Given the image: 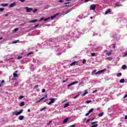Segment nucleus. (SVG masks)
I'll return each mask as SVG.
<instances>
[{
	"instance_id": "1",
	"label": "nucleus",
	"mask_w": 127,
	"mask_h": 127,
	"mask_svg": "<svg viewBox=\"0 0 127 127\" xmlns=\"http://www.w3.org/2000/svg\"><path fill=\"white\" fill-rule=\"evenodd\" d=\"M62 40H64L63 38L62 37L60 36L58 37L57 39L56 38H51L49 39L48 41L47 42V44H44L43 48H46L47 49V48H52V49H55V51L56 52H58V51H62V52H66V49H65L64 47H62L60 46H53L56 43L58 42H60V41H62Z\"/></svg>"
},
{
	"instance_id": "2",
	"label": "nucleus",
	"mask_w": 127,
	"mask_h": 127,
	"mask_svg": "<svg viewBox=\"0 0 127 127\" xmlns=\"http://www.w3.org/2000/svg\"><path fill=\"white\" fill-rule=\"evenodd\" d=\"M84 32H81L80 30H76L74 32H71L69 33L68 35H66L63 37L64 42H65V41H68V40H69V39H71L72 37L73 38H79L80 34H84Z\"/></svg>"
},
{
	"instance_id": "3",
	"label": "nucleus",
	"mask_w": 127,
	"mask_h": 127,
	"mask_svg": "<svg viewBox=\"0 0 127 127\" xmlns=\"http://www.w3.org/2000/svg\"><path fill=\"white\" fill-rule=\"evenodd\" d=\"M59 15V13H57L55 15H54L53 16H51V19H54V18H55V17H56V16L57 15ZM49 19H50V17H49L48 18H44V17H42L39 20V21L40 22V21H42V20H44V21H47V20H49Z\"/></svg>"
},
{
	"instance_id": "4",
	"label": "nucleus",
	"mask_w": 127,
	"mask_h": 127,
	"mask_svg": "<svg viewBox=\"0 0 127 127\" xmlns=\"http://www.w3.org/2000/svg\"><path fill=\"white\" fill-rule=\"evenodd\" d=\"M23 113V109L21 110L20 111H15L13 113V115H15V116H19L20 114H22Z\"/></svg>"
},
{
	"instance_id": "5",
	"label": "nucleus",
	"mask_w": 127,
	"mask_h": 127,
	"mask_svg": "<svg viewBox=\"0 0 127 127\" xmlns=\"http://www.w3.org/2000/svg\"><path fill=\"white\" fill-rule=\"evenodd\" d=\"M107 71L106 68H104L102 70H99L98 71L95 72V75H99L100 74H102V73H104V72H106Z\"/></svg>"
},
{
	"instance_id": "6",
	"label": "nucleus",
	"mask_w": 127,
	"mask_h": 127,
	"mask_svg": "<svg viewBox=\"0 0 127 127\" xmlns=\"http://www.w3.org/2000/svg\"><path fill=\"white\" fill-rule=\"evenodd\" d=\"M50 101H51L48 103V105H52V104L55 103V98H51L50 99Z\"/></svg>"
},
{
	"instance_id": "7",
	"label": "nucleus",
	"mask_w": 127,
	"mask_h": 127,
	"mask_svg": "<svg viewBox=\"0 0 127 127\" xmlns=\"http://www.w3.org/2000/svg\"><path fill=\"white\" fill-rule=\"evenodd\" d=\"M96 6H97V4H92L90 7V10H95L96 9Z\"/></svg>"
},
{
	"instance_id": "8",
	"label": "nucleus",
	"mask_w": 127,
	"mask_h": 127,
	"mask_svg": "<svg viewBox=\"0 0 127 127\" xmlns=\"http://www.w3.org/2000/svg\"><path fill=\"white\" fill-rule=\"evenodd\" d=\"M25 8L26 9V12H31V11H32V10H33V8H29L28 7H26Z\"/></svg>"
},
{
	"instance_id": "9",
	"label": "nucleus",
	"mask_w": 127,
	"mask_h": 127,
	"mask_svg": "<svg viewBox=\"0 0 127 127\" xmlns=\"http://www.w3.org/2000/svg\"><path fill=\"white\" fill-rule=\"evenodd\" d=\"M102 49H103V47H97L95 48V51H96V52H98L99 51H101Z\"/></svg>"
},
{
	"instance_id": "10",
	"label": "nucleus",
	"mask_w": 127,
	"mask_h": 127,
	"mask_svg": "<svg viewBox=\"0 0 127 127\" xmlns=\"http://www.w3.org/2000/svg\"><path fill=\"white\" fill-rule=\"evenodd\" d=\"M75 84H78V81H74L73 82L71 83L70 84L67 85L68 88L70 87V86H73V85H75Z\"/></svg>"
},
{
	"instance_id": "11",
	"label": "nucleus",
	"mask_w": 127,
	"mask_h": 127,
	"mask_svg": "<svg viewBox=\"0 0 127 127\" xmlns=\"http://www.w3.org/2000/svg\"><path fill=\"white\" fill-rule=\"evenodd\" d=\"M45 98H47V95H46L45 97H42V98H41L40 100H39V101H37L36 102V104H37L38 103H40V102H41V101H43V100H44V99H45Z\"/></svg>"
},
{
	"instance_id": "12",
	"label": "nucleus",
	"mask_w": 127,
	"mask_h": 127,
	"mask_svg": "<svg viewBox=\"0 0 127 127\" xmlns=\"http://www.w3.org/2000/svg\"><path fill=\"white\" fill-rule=\"evenodd\" d=\"M37 21H38V20L34 19V20H31L29 21V22L30 23H31L37 22Z\"/></svg>"
},
{
	"instance_id": "13",
	"label": "nucleus",
	"mask_w": 127,
	"mask_h": 127,
	"mask_svg": "<svg viewBox=\"0 0 127 127\" xmlns=\"http://www.w3.org/2000/svg\"><path fill=\"white\" fill-rule=\"evenodd\" d=\"M15 2H13V3H11L10 5H9V7H13V6H14V5H15Z\"/></svg>"
},
{
	"instance_id": "14",
	"label": "nucleus",
	"mask_w": 127,
	"mask_h": 127,
	"mask_svg": "<svg viewBox=\"0 0 127 127\" xmlns=\"http://www.w3.org/2000/svg\"><path fill=\"white\" fill-rule=\"evenodd\" d=\"M68 121H69V118H65L64 120V121H63V124H66V123H67V122H68Z\"/></svg>"
},
{
	"instance_id": "15",
	"label": "nucleus",
	"mask_w": 127,
	"mask_h": 127,
	"mask_svg": "<svg viewBox=\"0 0 127 127\" xmlns=\"http://www.w3.org/2000/svg\"><path fill=\"white\" fill-rule=\"evenodd\" d=\"M76 64H77V62L76 61H74L73 62H72L71 64H70V66H74V65H76Z\"/></svg>"
},
{
	"instance_id": "16",
	"label": "nucleus",
	"mask_w": 127,
	"mask_h": 127,
	"mask_svg": "<svg viewBox=\"0 0 127 127\" xmlns=\"http://www.w3.org/2000/svg\"><path fill=\"white\" fill-rule=\"evenodd\" d=\"M18 119L20 121H22L24 119V117L23 116H20L18 117Z\"/></svg>"
},
{
	"instance_id": "17",
	"label": "nucleus",
	"mask_w": 127,
	"mask_h": 127,
	"mask_svg": "<svg viewBox=\"0 0 127 127\" xmlns=\"http://www.w3.org/2000/svg\"><path fill=\"white\" fill-rule=\"evenodd\" d=\"M111 13V9H107L106 12H105V14H108V13Z\"/></svg>"
},
{
	"instance_id": "18",
	"label": "nucleus",
	"mask_w": 127,
	"mask_h": 127,
	"mask_svg": "<svg viewBox=\"0 0 127 127\" xmlns=\"http://www.w3.org/2000/svg\"><path fill=\"white\" fill-rule=\"evenodd\" d=\"M87 94H88V91L87 90H85L84 91V93L83 94H82V97L86 96V95H87Z\"/></svg>"
},
{
	"instance_id": "19",
	"label": "nucleus",
	"mask_w": 127,
	"mask_h": 127,
	"mask_svg": "<svg viewBox=\"0 0 127 127\" xmlns=\"http://www.w3.org/2000/svg\"><path fill=\"white\" fill-rule=\"evenodd\" d=\"M95 73H97V70L96 69L93 70V71L91 73V75H95Z\"/></svg>"
},
{
	"instance_id": "20",
	"label": "nucleus",
	"mask_w": 127,
	"mask_h": 127,
	"mask_svg": "<svg viewBox=\"0 0 127 127\" xmlns=\"http://www.w3.org/2000/svg\"><path fill=\"white\" fill-rule=\"evenodd\" d=\"M104 116V112H102L101 113L98 114V117L101 118V117H103Z\"/></svg>"
},
{
	"instance_id": "21",
	"label": "nucleus",
	"mask_w": 127,
	"mask_h": 127,
	"mask_svg": "<svg viewBox=\"0 0 127 127\" xmlns=\"http://www.w3.org/2000/svg\"><path fill=\"white\" fill-rule=\"evenodd\" d=\"M25 105V104L24 103V102H22L20 104V107H23V106H24Z\"/></svg>"
},
{
	"instance_id": "22",
	"label": "nucleus",
	"mask_w": 127,
	"mask_h": 127,
	"mask_svg": "<svg viewBox=\"0 0 127 127\" xmlns=\"http://www.w3.org/2000/svg\"><path fill=\"white\" fill-rule=\"evenodd\" d=\"M120 83H125V79L122 78L120 80Z\"/></svg>"
},
{
	"instance_id": "23",
	"label": "nucleus",
	"mask_w": 127,
	"mask_h": 127,
	"mask_svg": "<svg viewBox=\"0 0 127 127\" xmlns=\"http://www.w3.org/2000/svg\"><path fill=\"white\" fill-rule=\"evenodd\" d=\"M8 59H7V61H9V60H11V59H13V58H11L10 56H8Z\"/></svg>"
},
{
	"instance_id": "24",
	"label": "nucleus",
	"mask_w": 127,
	"mask_h": 127,
	"mask_svg": "<svg viewBox=\"0 0 127 127\" xmlns=\"http://www.w3.org/2000/svg\"><path fill=\"white\" fill-rule=\"evenodd\" d=\"M8 5V3H2L1 6H7Z\"/></svg>"
},
{
	"instance_id": "25",
	"label": "nucleus",
	"mask_w": 127,
	"mask_h": 127,
	"mask_svg": "<svg viewBox=\"0 0 127 127\" xmlns=\"http://www.w3.org/2000/svg\"><path fill=\"white\" fill-rule=\"evenodd\" d=\"M122 69H123L124 70L127 69V65L124 64L122 66Z\"/></svg>"
},
{
	"instance_id": "26",
	"label": "nucleus",
	"mask_w": 127,
	"mask_h": 127,
	"mask_svg": "<svg viewBox=\"0 0 127 127\" xmlns=\"http://www.w3.org/2000/svg\"><path fill=\"white\" fill-rule=\"evenodd\" d=\"M112 52H113V51H110V52H108L107 53V56H110L111 54H112Z\"/></svg>"
},
{
	"instance_id": "27",
	"label": "nucleus",
	"mask_w": 127,
	"mask_h": 127,
	"mask_svg": "<svg viewBox=\"0 0 127 127\" xmlns=\"http://www.w3.org/2000/svg\"><path fill=\"white\" fill-rule=\"evenodd\" d=\"M69 103H66L64 106V108L65 109V108L69 107Z\"/></svg>"
},
{
	"instance_id": "28",
	"label": "nucleus",
	"mask_w": 127,
	"mask_h": 127,
	"mask_svg": "<svg viewBox=\"0 0 127 127\" xmlns=\"http://www.w3.org/2000/svg\"><path fill=\"white\" fill-rule=\"evenodd\" d=\"M94 111V109L92 108L91 109H90L88 113L89 114H91V113H93V112Z\"/></svg>"
},
{
	"instance_id": "29",
	"label": "nucleus",
	"mask_w": 127,
	"mask_h": 127,
	"mask_svg": "<svg viewBox=\"0 0 127 127\" xmlns=\"http://www.w3.org/2000/svg\"><path fill=\"white\" fill-rule=\"evenodd\" d=\"M47 109V107H45L42 109H40V111L42 112V111H44V110H46Z\"/></svg>"
},
{
	"instance_id": "30",
	"label": "nucleus",
	"mask_w": 127,
	"mask_h": 127,
	"mask_svg": "<svg viewBox=\"0 0 127 127\" xmlns=\"http://www.w3.org/2000/svg\"><path fill=\"white\" fill-rule=\"evenodd\" d=\"M107 60H109V61H112L113 60V58L112 57H108L107 58Z\"/></svg>"
},
{
	"instance_id": "31",
	"label": "nucleus",
	"mask_w": 127,
	"mask_h": 127,
	"mask_svg": "<svg viewBox=\"0 0 127 127\" xmlns=\"http://www.w3.org/2000/svg\"><path fill=\"white\" fill-rule=\"evenodd\" d=\"M13 76L14 78H16V77H18L17 76V73H14L13 74Z\"/></svg>"
},
{
	"instance_id": "32",
	"label": "nucleus",
	"mask_w": 127,
	"mask_h": 127,
	"mask_svg": "<svg viewBox=\"0 0 127 127\" xmlns=\"http://www.w3.org/2000/svg\"><path fill=\"white\" fill-rule=\"evenodd\" d=\"M121 4H120V3H117L116 4H115V7H116V6H121Z\"/></svg>"
},
{
	"instance_id": "33",
	"label": "nucleus",
	"mask_w": 127,
	"mask_h": 127,
	"mask_svg": "<svg viewBox=\"0 0 127 127\" xmlns=\"http://www.w3.org/2000/svg\"><path fill=\"white\" fill-rule=\"evenodd\" d=\"M90 30V29H89L88 28H87L85 29V32H89V31Z\"/></svg>"
},
{
	"instance_id": "34",
	"label": "nucleus",
	"mask_w": 127,
	"mask_h": 127,
	"mask_svg": "<svg viewBox=\"0 0 127 127\" xmlns=\"http://www.w3.org/2000/svg\"><path fill=\"white\" fill-rule=\"evenodd\" d=\"M31 54H33V52H31L27 54V56H29L30 55H31Z\"/></svg>"
},
{
	"instance_id": "35",
	"label": "nucleus",
	"mask_w": 127,
	"mask_h": 127,
	"mask_svg": "<svg viewBox=\"0 0 127 127\" xmlns=\"http://www.w3.org/2000/svg\"><path fill=\"white\" fill-rule=\"evenodd\" d=\"M91 56L92 57H94L96 56V53H91Z\"/></svg>"
},
{
	"instance_id": "36",
	"label": "nucleus",
	"mask_w": 127,
	"mask_h": 127,
	"mask_svg": "<svg viewBox=\"0 0 127 127\" xmlns=\"http://www.w3.org/2000/svg\"><path fill=\"white\" fill-rule=\"evenodd\" d=\"M18 41H19V40H17V41H14L12 42L13 44H16V43H17V42H18Z\"/></svg>"
},
{
	"instance_id": "37",
	"label": "nucleus",
	"mask_w": 127,
	"mask_h": 127,
	"mask_svg": "<svg viewBox=\"0 0 127 127\" xmlns=\"http://www.w3.org/2000/svg\"><path fill=\"white\" fill-rule=\"evenodd\" d=\"M117 77H121L122 76V73L120 72L117 75Z\"/></svg>"
},
{
	"instance_id": "38",
	"label": "nucleus",
	"mask_w": 127,
	"mask_h": 127,
	"mask_svg": "<svg viewBox=\"0 0 127 127\" xmlns=\"http://www.w3.org/2000/svg\"><path fill=\"white\" fill-rule=\"evenodd\" d=\"M70 3V2H65V4L66 6H69V4Z\"/></svg>"
},
{
	"instance_id": "39",
	"label": "nucleus",
	"mask_w": 127,
	"mask_h": 127,
	"mask_svg": "<svg viewBox=\"0 0 127 127\" xmlns=\"http://www.w3.org/2000/svg\"><path fill=\"white\" fill-rule=\"evenodd\" d=\"M38 87H39V85H36L34 87L33 89H37V88H38Z\"/></svg>"
},
{
	"instance_id": "40",
	"label": "nucleus",
	"mask_w": 127,
	"mask_h": 127,
	"mask_svg": "<svg viewBox=\"0 0 127 127\" xmlns=\"http://www.w3.org/2000/svg\"><path fill=\"white\" fill-rule=\"evenodd\" d=\"M38 10V9H34L33 10V11L34 13H35V12H36Z\"/></svg>"
},
{
	"instance_id": "41",
	"label": "nucleus",
	"mask_w": 127,
	"mask_h": 127,
	"mask_svg": "<svg viewBox=\"0 0 127 127\" xmlns=\"http://www.w3.org/2000/svg\"><path fill=\"white\" fill-rule=\"evenodd\" d=\"M98 35V33H94L93 34V36H97Z\"/></svg>"
},
{
	"instance_id": "42",
	"label": "nucleus",
	"mask_w": 127,
	"mask_h": 127,
	"mask_svg": "<svg viewBox=\"0 0 127 127\" xmlns=\"http://www.w3.org/2000/svg\"><path fill=\"white\" fill-rule=\"evenodd\" d=\"M37 64H38V65H39L40 63H41V62H40V61H38L37 60Z\"/></svg>"
},
{
	"instance_id": "43",
	"label": "nucleus",
	"mask_w": 127,
	"mask_h": 127,
	"mask_svg": "<svg viewBox=\"0 0 127 127\" xmlns=\"http://www.w3.org/2000/svg\"><path fill=\"white\" fill-rule=\"evenodd\" d=\"M91 127H98V125L97 124L94 125Z\"/></svg>"
},
{
	"instance_id": "44",
	"label": "nucleus",
	"mask_w": 127,
	"mask_h": 127,
	"mask_svg": "<svg viewBox=\"0 0 127 127\" xmlns=\"http://www.w3.org/2000/svg\"><path fill=\"white\" fill-rule=\"evenodd\" d=\"M4 10V8H0V11H3Z\"/></svg>"
},
{
	"instance_id": "45",
	"label": "nucleus",
	"mask_w": 127,
	"mask_h": 127,
	"mask_svg": "<svg viewBox=\"0 0 127 127\" xmlns=\"http://www.w3.org/2000/svg\"><path fill=\"white\" fill-rule=\"evenodd\" d=\"M51 123H52V121H50V122L47 124V126H50V125H51Z\"/></svg>"
},
{
	"instance_id": "46",
	"label": "nucleus",
	"mask_w": 127,
	"mask_h": 127,
	"mask_svg": "<svg viewBox=\"0 0 127 127\" xmlns=\"http://www.w3.org/2000/svg\"><path fill=\"white\" fill-rule=\"evenodd\" d=\"M24 97L22 96H20L19 97V100H21V99H23Z\"/></svg>"
},
{
	"instance_id": "47",
	"label": "nucleus",
	"mask_w": 127,
	"mask_h": 127,
	"mask_svg": "<svg viewBox=\"0 0 127 127\" xmlns=\"http://www.w3.org/2000/svg\"><path fill=\"white\" fill-rule=\"evenodd\" d=\"M82 63H83V64H85V63H86V60L85 59L83 60Z\"/></svg>"
},
{
	"instance_id": "48",
	"label": "nucleus",
	"mask_w": 127,
	"mask_h": 127,
	"mask_svg": "<svg viewBox=\"0 0 127 127\" xmlns=\"http://www.w3.org/2000/svg\"><path fill=\"white\" fill-rule=\"evenodd\" d=\"M98 91V90H95L92 92L93 94H95V93H97V91Z\"/></svg>"
},
{
	"instance_id": "49",
	"label": "nucleus",
	"mask_w": 127,
	"mask_h": 127,
	"mask_svg": "<svg viewBox=\"0 0 127 127\" xmlns=\"http://www.w3.org/2000/svg\"><path fill=\"white\" fill-rule=\"evenodd\" d=\"M112 46H113V49H115V48H116V45L115 44H112Z\"/></svg>"
},
{
	"instance_id": "50",
	"label": "nucleus",
	"mask_w": 127,
	"mask_h": 127,
	"mask_svg": "<svg viewBox=\"0 0 127 127\" xmlns=\"http://www.w3.org/2000/svg\"><path fill=\"white\" fill-rule=\"evenodd\" d=\"M95 124H98V122H93L91 123V125H95Z\"/></svg>"
},
{
	"instance_id": "51",
	"label": "nucleus",
	"mask_w": 127,
	"mask_h": 127,
	"mask_svg": "<svg viewBox=\"0 0 127 127\" xmlns=\"http://www.w3.org/2000/svg\"><path fill=\"white\" fill-rule=\"evenodd\" d=\"M14 31H18V28H16L14 29Z\"/></svg>"
},
{
	"instance_id": "52",
	"label": "nucleus",
	"mask_w": 127,
	"mask_h": 127,
	"mask_svg": "<svg viewBox=\"0 0 127 127\" xmlns=\"http://www.w3.org/2000/svg\"><path fill=\"white\" fill-rule=\"evenodd\" d=\"M46 91V90L45 89H43L42 90V93H45Z\"/></svg>"
},
{
	"instance_id": "53",
	"label": "nucleus",
	"mask_w": 127,
	"mask_h": 127,
	"mask_svg": "<svg viewBox=\"0 0 127 127\" xmlns=\"http://www.w3.org/2000/svg\"><path fill=\"white\" fill-rule=\"evenodd\" d=\"M80 96V94H78L77 95H76L75 97H74L73 98V99H76L77 97H79Z\"/></svg>"
},
{
	"instance_id": "54",
	"label": "nucleus",
	"mask_w": 127,
	"mask_h": 127,
	"mask_svg": "<svg viewBox=\"0 0 127 127\" xmlns=\"http://www.w3.org/2000/svg\"><path fill=\"white\" fill-rule=\"evenodd\" d=\"M19 1H20L21 2H24V1H25V0H19Z\"/></svg>"
},
{
	"instance_id": "55",
	"label": "nucleus",
	"mask_w": 127,
	"mask_h": 127,
	"mask_svg": "<svg viewBox=\"0 0 127 127\" xmlns=\"http://www.w3.org/2000/svg\"><path fill=\"white\" fill-rule=\"evenodd\" d=\"M91 100H88L86 101V103H87V104H89L90 103H91Z\"/></svg>"
},
{
	"instance_id": "56",
	"label": "nucleus",
	"mask_w": 127,
	"mask_h": 127,
	"mask_svg": "<svg viewBox=\"0 0 127 127\" xmlns=\"http://www.w3.org/2000/svg\"><path fill=\"white\" fill-rule=\"evenodd\" d=\"M90 122H91V119H88L86 121V123H89Z\"/></svg>"
},
{
	"instance_id": "57",
	"label": "nucleus",
	"mask_w": 127,
	"mask_h": 127,
	"mask_svg": "<svg viewBox=\"0 0 127 127\" xmlns=\"http://www.w3.org/2000/svg\"><path fill=\"white\" fill-rule=\"evenodd\" d=\"M38 25H39V24H37V25H35V26H34V27H35V28H36V27H38Z\"/></svg>"
},
{
	"instance_id": "58",
	"label": "nucleus",
	"mask_w": 127,
	"mask_h": 127,
	"mask_svg": "<svg viewBox=\"0 0 127 127\" xmlns=\"http://www.w3.org/2000/svg\"><path fill=\"white\" fill-rule=\"evenodd\" d=\"M2 86H3V83H1V82H0V87H2Z\"/></svg>"
},
{
	"instance_id": "59",
	"label": "nucleus",
	"mask_w": 127,
	"mask_h": 127,
	"mask_svg": "<svg viewBox=\"0 0 127 127\" xmlns=\"http://www.w3.org/2000/svg\"><path fill=\"white\" fill-rule=\"evenodd\" d=\"M89 115H90V113H89V112H88V113H86L85 114V116H86V117H88V116H89Z\"/></svg>"
},
{
	"instance_id": "60",
	"label": "nucleus",
	"mask_w": 127,
	"mask_h": 127,
	"mask_svg": "<svg viewBox=\"0 0 127 127\" xmlns=\"http://www.w3.org/2000/svg\"><path fill=\"white\" fill-rule=\"evenodd\" d=\"M21 58H22V57H18V58H17V59H18V60H19V59H21Z\"/></svg>"
},
{
	"instance_id": "61",
	"label": "nucleus",
	"mask_w": 127,
	"mask_h": 127,
	"mask_svg": "<svg viewBox=\"0 0 127 127\" xmlns=\"http://www.w3.org/2000/svg\"><path fill=\"white\" fill-rule=\"evenodd\" d=\"M126 98H127V94L124 97V99H126Z\"/></svg>"
},
{
	"instance_id": "62",
	"label": "nucleus",
	"mask_w": 127,
	"mask_h": 127,
	"mask_svg": "<svg viewBox=\"0 0 127 127\" xmlns=\"http://www.w3.org/2000/svg\"><path fill=\"white\" fill-rule=\"evenodd\" d=\"M75 127V125H73L70 126L69 127Z\"/></svg>"
},
{
	"instance_id": "63",
	"label": "nucleus",
	"mask_w": 127,
	"mask_h": 127,
	"mask_svg": "<svg viewBox=\"0 0 127 127\" xmlns=\"http://www.w3.org/2000/svg\"><path fill=\"white\" fill-rule=\"evenodd\" d=\"M126 56H127V52H126V54L124 55V57H126Z\"/></svg>"
},
{
	"instance_id": "64",
	"label": "nucleus",
	"mask_w": 127,
	"mask_h": 127,
	"mask_svg": "<svg viewBox=\"0 0 127 127\" xmlns=\"http://www.w3.org/2000/svg\"><path fill=\"white\" fill-rule=\"evenodd\" d=\"M1 83L2 84H3L4 83V80H2L1 81Z\"/></svg>"
}]
</instances>
